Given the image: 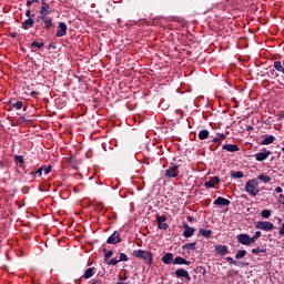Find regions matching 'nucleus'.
Here are the masks:
<instances>
[{
    "label": "nucleus",
    "instance_id": "obj_1",
    "mask_svg": "<svg viewBox=\"0 0 284 284\" xmlns=\"http://www.w3.org/2000/svg\"><path fill=\"white\" fill-rule=\"evenodd\" d=\"M245 192H247L250 196H258L261 187L258 186V182L256 181V179H252L246 182Z\"/></svg>",
    "mask_w": 284,
    "mask_h": 284
},
{
    "label": "nucleus",
    "instance_id": "obj_2",
    "mask_svg": "<svg viewBox=\"0 0 284 284\" xmlns=\"http://www.w3.org/2000/svg\"><path fill=\"white\" fill-rule=\"evenodd\" d=\"M133 256H135V258H142V261H145V263H148V265H152V263L154 261L152 252L141 250V248L133 251Z\"/></svg>",
    "mask_w": 284,
    "mask_h": 284
},
{
    "label": "nucleus",
    "instance_id": "obj_3",
    "mask_svg": "<svg viewBox=\"0 0 284 284\" xmlns=\"http://www.w3.org/2000/svg\"><path fill=\"white\" fill-rule=\"evenodd\" d=\"M36 21L37 23H40L43 30H52V28H54V22L52 18H48V16H43V18H41V16H38Z\"/></svg>",
    "mask_w": 284,
    "mask_h": 284
},
{
    "label": "nucleus",
    "instance_id": "obj_4",
    "mask_svg": "<svg viewBox=\"0 0 284 284\" xmlns=\"http://www.w3.org/2000/svg\"><path fill=\"white\" fill-rule=\"evenodd\" d=\"M179 168H181V164L171 162L169 168L164 172L165 179H176V176H179Z\"/></svg>",
    "mask_w": 284,
    "mask_h": 284
},
{
    "label": "nucleus",
    "instance_id": "obj_5",
    "mask_svg": "<svg viewBox=\"0 0 284 284\" xmlns=\"http://www.w3.org/2000/svg\"><path fill=\"white\" fill-rule=\"evenodd\" d=\"M256 230H262L263 232H272L274 230V223L267 221H258L255 224Z\"/></svg>",
    "mask_w": 284,
    "mask_h": 284
},
{
    "label": "nucleus",
    "instance_id": "obj_6",
    "mask_svg": "<svg viewBox=\"0 0 284 284\" xmlns=\"http://www.w3.org/2000/svg\"><path fill=\"white\" fill-rule=\"evenodd\" d=\"M182 227L184 229V232H183L184 239H192V236H194V232H196L194 227L189 226L186 222L182 223Z\"/></svg>",
    "mask_w": 284,
    "mask_h": 284
},
{
    "label": "nucleus",
    "instance_id": "obj_7",
    "mask_svg": "<svg viewBox=\"0 0 284 284\" xmlns=\"http://www.w3.org/2000/svg\"><path fill=\"white\" fill-rule=\"evenodd\" d=\"M165 221H168L166 215H156V223L159 230H168V227H170V225L165 223Z\"/></svg>",
    "mask_w": 284,
    "mask_h": 284
},
{
    "label": "nucleus",
    "instance_id": "obj_8",
    "mask_svg": "<svg viewBox=\"0 0 284 284\" xmlns=\"http://www.w3.org/2000/svg\"><path fill=\"white\" fill-rule=\"evenodd\" d=\"M108 245H116V243H121V235L119 234V231H115L113 234H111L106 240Z\"/></svg>",
    "mask_w": 284,
    "mask_h": 284
},
{
    "label": "nucleus",
    "instance_id": "obj_9",
    "mask_svg": "<svg viewBox=\"0 0 284 284\" xmlns=\"http://www.w3.org/2000/svg\"><path fill=\"white\" fill-rule=\"evenodd\" d=\"M41 8H40V14L39 17H41V19H43V17H48V14H50V4L48 2H45V0L41 1Z\"/></svg>",
    "mask_w": 284,
    "mask_h": 284
},
{
    "label": "nucleus",
    "instance_id": "obj_10",
    "mask_svg": "<svg viewBox=\"0 0 284 284\" xmlns=\"http://www.w3.org/2000/svg\"><path fill=\"white\" fill-rule=\"evenodd\" d=\"M58 28L59 30L55 33L57 37L61 38L68 34V24H65V22H59Z\"/></svg>",
    "mask_w": 284,
    "mask_h": 284
},
{
    "label": "nucleus",
    "instance_id": "obj_11",
    "mask_svg": "<svg viewBox=\"0 0 284 284\" xmlns=\"http://www.w3.org/2000/svg\"><path fill=\"white\" fill-rule=\"evenodd\" d=\"M236 240L241 245H250V235L248 234H245V233L239 234L236 236Z\"/></svg>",
    "mask_w": 284,
    "mask_h": 284
},
{
    "label": "nucleus",
    "instance_id": "obj_12",
    "mask_svg": "<svg viewBox=\"0 0 284 284\" xmlns=\"http://www.w3.org/2000/svg\"><path fill=\"white\" fill-rule=\"evenodd\" d=\"M215 252L220 256H226V254H230V250L227 248V246L221 244L215 246Z\"/></svg>",
    "mask_w": 284,
    "mask_h": 284
},
{
    "label": "nucleus",
    "instance_id": "obj_13",
    "mask_svg": "<svg viewBox=\"0 0 284 284\" xmlns=\"http://www.w3.org/2000/svg\"><path fill=\"white\" fill-rule=\"evenodd\" d=\"M162 263L164 265H171V263H174V254L173 253H166L162 256Z\"/></svg>",
    "mask_w": 284,
    "mask_h": 284
},
{
    "label": "nucleus",
    "instance_id": "obj_14",
    "mask_svg": "<svg viewBox=\"0 0 284 284\" xmlns=\"http://www.w3.org/2000/svg\"><path fill=\"white\" fill-rule=\"evenodd\" d=\"M34 28V18H28L22 22V30H30Z\"/></svg>",
    "mask_w": 284,
    "mask_h": 284
},
{
    "label": "nucleus",
    "instance_id": "obj_15",
    "mask_svg": "<svg viewBox=\"0 0 284 284\" xmlns=\"http://www.w3.org/2000/svg\"><path fill=\"white\" fill-rule=\"evenodd\" d=\"M272 154V151L265 150V152H260L255 154L256 161H265L270 155Z\"/></svg>",
    "mask_w": 284,
    "mask_h": 284
},
{
    "label": "nucleus",
    "instance_id": "obj_16",
    "mask_svg": "<svg viewBox=\"0 0 284 284\" xmlns=\"http://www.w3.org/2000/svg\"><path fill=\"white\" fill-rule=\"evenodd\" d=\"M173 265H192V262H190L181 256H176L173 260Z\"/></svg>",
    "mask_w": 284,
    "mask_h": 284
},
{
    "label": "nucleus",
    "instance_id": "obj_17",
    "mask_svg": "<svg viewBox=\"0 0 284 284\" xmlns=\"http://www.w3.org/2000/svg\"><path fill=\"white\" fill-rule=\"evenodd\" d=\"M221 183L219 176L213 178L212 180L204 183V186L210 190V187H215L216 184Z\"/></svg>",
    "mask_w": 284,
    "mask_h": 284
},
{
    "label": "nucleus",
    "instance_id": "obj_18",
    "mask_svg": "<svg viewBox=\"0 0 284 284\" xmlns=\"http://www.w3.org/2000/svg\"><path fill=\"white\" fill-rule=\"evenodd\" d=\"M222 150H225L226 152H239L241 149L236 144H224Z\"/></svg>",
    "mask_w": 284,
    "mask_h": 284
},
{
    "label": "nucleus",
    "instance_id": "obj_19",
    "mask_svg": "<svg viewBox=\"0 0 284 284\" xmlns=\"http://www.w3.org/2000/svg\"><path fill=\"white\" fill-rule=\"evenodd\" d=\"M276 141V138L274 135H267L261 143L260 145H272Z\"/></svg>",
    "mask_w": 284,
    "mask_h": 284
},
{
    "label": "nucleus",
    "instance_id": "obj_20",
    "mask_svg": "<svg viewBox=\"0 0 284 284\" xmlns=\"http://www.w3.org/2000/svg\"><path fill=\"white\" fill-rule=\"evenodd\" d=\"M232 202H230V200L225 199V197H221L219 196L215 201H214V205H230Z\"/></svg>",
    "mask_w": 284,
    "mask_h": 284
},
{
    "label": "nucleus",
    "instance_id": "obj_21",
    "mask_svg": "<svg viewBox=\"0 0 284 284\" xmlns=\"http://www.w3.org/2000/svg\"><path fill=\"white\" fill-rule=\"evenodd\" d=\"M273 68H275V70H276L277 72H281V74H284V62H282V61H275V62L273 63Z\"/></svg>",
    "mask_w": 284,
    "mask_h": 284
},
{
    "label": "nucleus",
    "instance_id": "obj_22",
    "mask_svg": "<svg viewBox=\"0 0 284 284\" xmlns=\"http://www.w3.org/2000/svg\"><path fill=\"white\" fill-rule=\"evenodd\" d=\"M200 141H205L210 136V131L207 129L201 130L197 134Z\"/></svg>",
    "mask_w": 284,
    "mask_h": 284
},
{
    "label": "nucleus",
    "instance_id": "obj_23",
    "mask_svg": "<svg viewBox=\"0 0 284 284\" xmlns=\"http://www.w3.org/2000/svg\"><path fill=\"white\" fill-rule=\"evenodd\" d=\"M94 276V267H89L85 270L84 274L82 275V278H92Z\"/></svg>",
    "mask_w": 284,
    "mask_h": 284
},
{
    "label": "nucleus",
    "instance_id": "obj_24",
    "mask_svg": "<svg viewBox=\"0 0 284 284\" xmlns=\"http://www.w3.org/2000/svg\"><path fill=\"white\" fill-rule=\"evenodd\" d=\"M199 236H204V239H210L212 236V230L201 229L199 231Z\"/></svg>",
    "mask_w": 284,
    "mask_h": 284
},
{
    "label": "nucleus",
    "instance_id": "obj_25",
    "mask_svg": "<svg viewBox=\"0 0 284 284\" xmlns=\"http://www.w3.org/2000/svg\"><path fill=\"white\" fill-rule=\"evenodd\" d=\"M186 274H187V271H185V268H178L175 271L176 278H185Z\"/></svg>",
    "mask_w": 284,
    "mask_h": 284
},
{
    "label": "nucleus",
    "instance_id": "obj_26",
    "mask_svg": "<svg viewBox=\"0 0 284 284\" xmlns=\"http://www.w3.org/2000/svg\"><path fill=\"white\" fill-rule=\"evenodd\" d=\"M257 181H262V183H270L272 178L270 175L260 174L257 175Z\"/></svg>",
    "mask_w": 284,
    "mask_h": 284
},
{
    "label": "nucleus",
    "instance_id": "obj_27",
    "mask_svg": "<svg viewBox=\"0 0 284 284\" xmlns=\"http://www.w3.org/2000/svg\"><path fill=\"white\" fill-rule=\"evenodd\" d=\"M232 179H243L244 174L242 171H231Z\"/></svg>",
    "mask_w": 284,
    "mask_h": 284
},
{
    "label": "nucleus",
    "instance_id": "obj_28",
    "mask_svg": "<svg viewBox=\"0 0 284 284\" xmlns=\"http://www.w3.org/2000/svg\"><path fill=\"white\" fill-rule=\"evenodd\" d=\"M252 254H265L266 252H267V248H264V247H255V248H253L252 251Z\"/></svg>",
    "mask_w": 284,
    "mask_h": 284
},
{
    "label": "nucleus",
    "instance_id": "obj_29",
    "mask_svg": "<svg viewBox=\"0 0 284 284\" xmlns=\"http://www.w3.org/2000/svg\"><path fill=\"white\" fill-rule=\"evenodd\" d=\"M11 104V108H14V110H21L23 108L22 101H17L16 103H12V101L9 102Z\"/></svg>",
    "mask_w": 284,
    "mask_h": 284
},
{
    "label": "nucleus",
    "instance_id": "obj_30",
    "mask_svg": "<svg viewBox=\"0 0 284 284\" xmlns=\"http://www.w3.org/2000/svg\"><path fill=\"white\" fill-rule=\"evenodd\" d=\"M182 250H196V242L184 244Z\"/></svg>",
    "mask_w": 284,
    "mask_h": 284
},
{
    "label": "nucleus",
    "instance_id": "obj_31",
    "mask_svg": "<svg viewBox=\"0 0 284 284\" xmlns=\"http://www.w3.org/2000/svg\"><path fill=\"white\" fill-rule=\"evenodd\" d=\"M247 254V251L245 250H241L235 254V258L236 261H241V258L245 257V255Z\"/></svg>",
    "mask_w": 284,
    "mask_h": 284
},
{
    "label": "nucleus",
    "instance_id": "obj_32",
    "mask_svg": "<svg viewBox=\"0 0 284 284\" xmlns=\"http://www.w3.org/2000/svg\"><path fill=\"white\" fill-rule=\"evenodd\" d=\"M43 168H45V165H42L37 171L31 172V176H41V174H43Z\"/></svg>",
    "mask_w": 284,
    "mask_h": 284
},
{
    "label": "nucleus",
    "instance_id": "obj_33",
    "mask_svg": "<svg viewBox=\"0 0 284 284\" xmlns=\"http://www.w3.org/2000/svg\"><path fill=\"white\" fill-rule=\"evenodd\" d=\"M261 216L263 219H270L272 216V211H270L268 209H265L261 212Z\"/></svg>",
    "mask_w": 284,
    "mask_h": 284
},
{
    "label": "nucleus",
    "instance_id": "obj_34",
    "mask_svg": "<svg viewBox=\"0 0 284 284\" xmlns=\"http://www.w3.org/2000/svg\"><path fill=\"white\" fill-rule=\"evenodd\" d=\"M102 252L105 254L104 258L108 261V258H112V254H114V252L112 251H108V248H102Z\"/></svg>",
    "mask_w": 284,
    "mask_h": 284
},
{
    "label": "nucleus",
    "instance_id": "obj_35",
    "mask_svg": "<svg viewBox=\"0 0 284 284\" xmlns=\"http://www.w3.org/2000/svg\"><path fill=\"white\" fill-rule=\"evenodd\" d=\"M44 45H45V43H43V42L33 41L31 43V48H38L39 50H41V48H43Z\"/></svg>",
    "mask_w": 284,
    "mask_h": 284
},
{
    "label": "nucleus",
    "instance_id": "obj_36",
    "mask_svg": "<svg viewBox=\"0 0 284 284\" xmlns=\"http://www.w3.org/2000/svg\"><path fill=\"white\" fill-rule=\"evenodd\" d=\"M226 262L230 263V265H241V262L234 261L233 257H226Z\"/></svg>",
    "mask_w": 284,
    "mask_h": 284
},
{
    "label": "nucleus",
    "instance_id": "obj_37",
    "mask_svg": "<svg viewBox=\"0 0 284 284\" xmlns=\"http://www.w3.org/2000/svg\"><path fill=\"white\" fill-rule=\"evenodd\" d=\"M14 161L16 163H20V165H23L26 163L23 160V155H16Z\"/></svg>",
    "mask_w": 284,
    "mask_h": 284
},
{
    "label": "nucleus",
    "instance_id": "obj_38",
    "mask_svg": "<svg viewBox=\"0 0 284 284\" xmlns=\"http://www.w3.org/2000/svg\"><path fill=\"white\" fill-rule=\"evenodd\" d=\"M118 261L121 263L123 261H130V258H128V255L125 253H120V258Z\"/></svg>",
    "mask_w": 284,
    "mask_h": 284
},
{
    "label": "nucleus",
    "instance_id": "obj_39",
    "mask_svg": "<svg viewBox=\"0 0 284 284\" xmlns=\"http://www.w3.org/2000/svg\"><path fill=\"white\" fill-rule=\"evenodd\" d=\"M26 17H27L28 19H34V13H32V10H31V9H28V10L26 11Z\"/></svg>",
    "mask_w": 284,
    "mask_h": 284
},
{
    "label": "nucleus",
    "instance_id": "obj_40",
    "mask_svg": "<svg viewBox=\"0 0 284 284\" xmlns=\"http://www.w3.org/2000/svg\"><path fill=\"white\" fill-rule=\"evenodd\" d=\"M42 172H44V174H50L52 172V165H44Z\"/></svg>",
    "mask_w": 284,
    "mask_h": 284
},
{
    "label": "nucleus",
    "instance_id": "obj_41",
    "mask_svg": "<svg viewBox=\"0 0 284 284\" xmlns=\"http://www.w3.org/2000/svg\"><path fill=\"white\" fill-rule=\"evenodd\" d=\"M108 263V265H118L120 262H119V260H116V258H112V260H110L109 262H106Z\"/></svg>",
    "mask_w": 284,
    "mask_h": 284
},
{
    "label": "nucleus",
    "instance_id": "obj_42",
    "mask_svg": "<svg viewBox=\"0 0 284 284\" xmlns=\"http://www.w3.org/2000/svg\"><path fill=\"white\" fill-rule=\"evenodd\" d=\"M256 239H255V236L253 235V236H250L248 235V245H252V243H256Z\"/></svg>",
    "mask_w": 284,
    "mask_h": 284
},
{
    "label": "nucleus",
    "instance_id": "obj_43",
    "mask_svg": "<svg viewBox=\"0 0 284 284\" xmlns=\"http://www.w3.org/2000/svg\"><path fill=\"white\" fill-rule=\"evenodd\" d=\"M253 236L258 241V239L262 236L261 231H256Z\"/></svg>",
    "mask_w": 284,
    "mask_h": 284
},
{
    "label": "nucleus",
    "instance_id": "obj_44",
    "mask_svg": "<svg viewBox=\"0 0 284 284\" xmlns=\"http://www.w3.org/2000/svg\"><path fill=\"white\" fill-rule=\"evenodd\" d=\"M217 139H220V141L225 140V133H217Z\"/></svg>",
    "mask_w": 284,
    "mask_h": 284
},
{
    "label": "nucleus",
    "instance_id": "obj_45",
    "mask_svg": "<svg viewBox=\"0 0 284 284\" xmlns=\"http://www.w3.org/2000/svg\"><path fill=\"white\" fill-rule=\"evenodd\" d=\"M185 281L187 283H190V281H192V277L190 276V273H186L185 276H184Z\"/></svg>",
    "mask_w": 284,
    "mask_h": 284
},
{
    "label": "nucleus",
    "instance_id": "obj_46",
    "mask_svg": "<svg viewBox=\"0 0 284 284\" xmlns=\"http://www.w3.org/2000/svg\"><path fill=\"white\" fill-rule=\"evenodd\" d=\"M275 192H276L277 194H281V193L283 192V187L276 186V187H275Z\"/></svg>",
    "mask_w": 284,
    "mask_h": 284
},
{
    "label": "nucleus",
    "instance_id": "obj_47",
    "mask_svg": "<svg viewBox=\"0 0 284 284\" xmlns=\"http://www.w3.org/2000/svg\"><path fill=\"white\" fill-rule=\"evenodd\" d=\"M20 121H21L22 123H28V119H26V116H21V118H20Z\"/></svg>",
    "mask_w": 284,
    "mask_h": 284
},
{
    "label": "nucleus",
    "instance_id": "obj_48",
    "mask_svg": "<svg viewBox=\"0 0 284 284\" xmlns=\"http://www.w3.org/2000/svg\"><path fill=\"white\" fill-rule=\"evenodd\" d=\"M186 219H187L189 223H192V221H194V217L192 215H189Z\"/></svg>",
    "mask_w": 284,
    "mask_h": 284
},
{
    "label": "nucleus",
    "instance_id": "obj_49",
    "mask_svg": "<svg viewBox=\"0 0 284 284\" xmlns=\"http://www.w3.org/2000/svg\"><path fill=\"white\" fill-rule=\"evenodd\" d=\"M119 281H128V277L119 275Z\"/></svg>",
    "mask_w": 284,
    "mask_h": 284
},
{
    "label": "nucleus",
    "instance_id": "obj_50",
    "mask_svg": "<svg viewBox=\"0 0 284 284\" xmlns=\"http://www.w3.org/2000/svg\"><path fill=\"white\" fill-rule=\"evenodd\" d=\"M220 141H221V139L215 138V139H213L211 142H212V143H219Z\"/></svg>",
    "mask_w": 284,
    "mask_h": 284
},
{
    "label": "nucleus",
    "instance_id": "obj_51",
    "mask_svg": "<svg viewBox=\"0 0 284 284\" xmlns=\"http://www.w3.org/2000/svg\"><path fill=\"white\" fill-rule=\"evenodd\" d=\"M280 202L284 204V195L280 194Z\"/></svg>",
    "mask_w": 284,
    "mask_h": 284
},
{
    "label": "nucleus",
    "instance_id": "obj_52",
    "mask_svg": "<svg viewBox=\"0 0 284 284\" xmlns=\"http://www.w3.org/2000/svg\"><path fill=\"white\" fill-rule=\"evenodd\" d=\"M30 94H31V97H37V94H39V92L32 91Z\"/></svg>",
    "mask_w": 284,
    "mask_h": 284
},
{
    "label": "nucleus",
    "instance_id": "obj_53",
    "mask_svg": "<svg viewBox=\"0 0 284 284\" xmlns=\"http://www.w3.org/2000/svg\"><path fill=\"white\" fill-rule=\"evenodd\" d=\"M30 6H32V1L28 0L27 1V8H30Z\"/></svg>",
    "mask_w": 284,
    "mask_h": 284
},
{
    "label": "nucleus",
    "instance_id": "obj_54",
    "mask_svg": "<svg viewBox=\"0 0 284 284\" xmlns=\"http://www.w3.org/2000/svg\"><path fill=\"white\" fill-rule=\"evenodd\" d=\"M252 130H254V126H247V128H246V131H247V132H250V131H252Z\"/></svg>",
    "mask_w": 284,
    "mask_h": 284
},
{
    "label": "nucleus",
    "instance_id": "obj_55",
    "mask_svg": "<svg viewBox=\"0 0 284 284\" xmlns=\"http://www.w3.org/2000/svg\"><path fill=\"white\" fill-rule=\"evenodd\" d=\"M29 1H31V4L32 3H39V0H29Z\"/></svg>",
    "mask_w": 284,
    "mask_h": 284
},
{
    "label": "nucleus",
    "instance_id": "obj_56",
    "mask_svg": "<svg viewBox=\"0 0 284 284\" xmlns=\"http://www.w3.org/2000/svg\"><path fill=\"white\" fill-rule=\"evenodd\" d=\"M277 222H278V223H283V219L277 217Z\"/></svg>",
    "mask_w": 284,
    "mask_h": 284
},
{
    "label": "nucleus",
    "instance_id": "obj_57",
    "mask_svg": "<svg viewBox=\"0 0 284 284\" xmlns=\"http://www.w3.org/2000/svg\"><path fill=\"white\" fill-rule=\"evenodd\" d=\"M206 272L207 270L203 268V272H202L203 276H205Z\"/></svg>",
    "mask_w": 284,
    "mask_h": 284
},
{
    "label": "nucleus",
    "instance_id": "obj_58",
    "mask_svg": "<svg viewBox=\"0 0 284 284\" xmlns=\"http://www.w3.org/2000/svg\"><path fill=\"white\" fill-rule=\"evenodd\" d=\"M17 37V33H11V38L14 39Z\"/></svg>",
    "mask_w": 284,
    "mask_h": 284
},
{
    "label": "nucleus",
    "instance_id": "obj_59",
    "mask_svg": "<svg viewBox=\"0 0 284 284\" xmlns=\"http://www.w3.org/2000/svg\"><path fill=\"white\" fill-rule=\"evenodd\" d=\"M242 199H247V195H242Z\"/></svg>",
    "mask_w": 284,
    "mask_h": 284
},
{
    "label": "nucleus",
    "instance_id": "obj_60",
    "mask_svg": "<svg viewBox=\"0 0 284 284\" xmlns=\"http://www.w3.org/2000/svg\"><path fill=\"white\" fill-rule=\"evenodd\" d=\"M283 116H284V114H283Z\"/></svg>",
    "mask_w": 284,
    "mask_h": 284
}]
</instances>
